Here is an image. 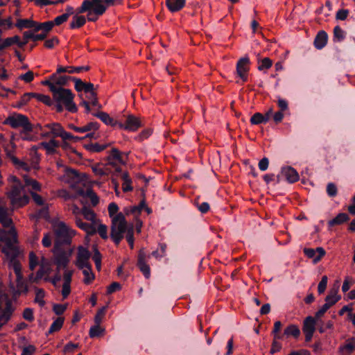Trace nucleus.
<instances>
[{
    "label": "nucleus",
    "instance_id": "obj_64",
    "mask_svg": "<svg viewBox=\"0 0 355 355\" xmlns=\"http://www.w3.org/2000/svg\"><path fill=\"white\" fill-rule=\"evenodd\" d=\"M36 351V347L33 345H29L27 347L23 348L21 355H32Z\"/></svg>",
    "mask_w": 355,
    "mask_h": 355
},
{
    "label": "nucleus",
    "instance_id": "obj_57",
    "mask_svg": "<svg viewBox=\"0 0 355 355\" xmlns=\"http://www.w3.org/2000/svg\"><path fill=\"white\" fill-rule=\"evenodd\" d=\"M54 26L55 25L53 21L42 22L41 23L42 31L48 35V33L53 29Z\"/></svg>",
    "mask_w": 355,
    "mask_h": 355
},
{
    "label": "nucleus",
    "instance_id": "obj_21",
    "mask_svg": "<svg viewBox=\"0 0 355 355\" xmlns=\"http://www.w3.org/2000/svg\"><path fill=\"white\" fill-rule=\"evenodd\" d=\"M40 146L43 147L47 154L53 155L56 152V148L60 146V142L54 139H51L49 142L43 141L40 144Z\"/></svg>",
    "mask_w": 355,
    "mask_h": 355
},
{
    "label": "nucleus",
    "instance_id": "obj_56",
    "mask_svg": "<svg viewBox=\"0 0 355 355\" xmlns=\"http://www.w3.org/2000/svg\"><path fill=\"white\" fill-rule=\"evenodd\" d=\"M87 198H89L91 200L92 205L93 206H96L99 202V198L97 195L94 192V191L91 189H87Z\"/></svg>",
    "mask_w": 355,
    "mask_h": 355
},
{
    "label": "nucleus",
    "instance_id": "obj_47",
    "mask_svg": "<svg viewBox=\"0 0 355 355\" xmlns=\"http://www.w3.org/2000/svg\"><path fill=\"white\" fill-rule=\"evenodd\" d=\"M63 131V127L58 123H56L51 130L52 136H53L54 137H61L62 136Z\"/></svg>",
    "mask_w": 355,
    "mask_h": 355
},
{
    "label": "nucleus",
    "instance_id": "obj_34",
    "mask_svg": "<svg viewBox=\"0 0 355 355\" xmlns=\"http://www.w3.org/2000/svg\"><path fill=\"white\" fill-rule=\"evenodd\" d=\"M346 33L339 26H336L334 28V41L340 42L345 40Z\"/></svg>",
    "mask_w": 355,
    "mask_h": 355
},
{
    "label": "nucleus",
    "instance_id": "obj_37",
    "mask_svg": "<svg viewBox=\"0 0 355 355\" xmlns=\"http://www.w3.org/2000/svg\"><path fill=\"white\" fill-rule=\"evenodd\" d=\"M30 40L33 41V32L31 31L23 32V40H21L19 38V48L24 49Z\"/></svg>",
    "mask_w": 355,
    "mask_h": 355
},
{
    "label": "nucleus",
    "instance_id": "obj_9",
    "mask_svg": "<svg viewBox=\"0 0 355 355\" xmlns=\"http://www.w3.org/2000/svg\"><path fill=\"white\" fill-rule=\"evenodd\" d=\"M249 64L250 59L247 56L241 58L236 64V72L243 82L248 81V73L250 70Z\"/></svg>",
    "mask_w": 355,
    "mask_h": 355
},
{
    "label": "nucleus",
    "instance_id": "obj_18",
    "mask_svg": "<svg viewBox=\"0 0 355 355\" xmlns=\"http://www.w3.org/2000/svg\"><path fill=\"white\" fill-rule=\"evenodd\" d=\"M355 351V337L348 338L345 343L340 347V352L343 355H350Z\"/></svg>",
    "mask_w": 355,
    "mask_h": 355
},
{
    "label": "nucleus",
    "instance_id": "obj_24",
    "mask_svg": "<svg viewBox=\"0 0 355 355\" xmlns=\"http://www.w3.org/2000/svg\"><path fill=\"white\" fill-rule=\"evenodd\" d=\"M75 222L76 225L81 230L85 231L89 234H93L96 232V229L92 224L85 223L78 216H76Z\"/></svg>",
    "mask_w": 355,
    "mask_h": 355
},
{
    "label": "nucleus",
    "instance_id": "obj_26",
    "mask_svg": "<svg viewBox=\"0 0 355 355\" xmlns=\"http://www.w3.org/2000/svg\"><path fill=\"white\" fill-rule=\"evenodd\" d=\"M90 2L95 6L94 12L97 15L104 14L108 8L103 0H90Z\"/></svg>",
    "mask_w": 355,
    "mask_h": 355
},
{
    "label": "nucleus",
    "instance_id": "obj_59",
    "mask_svg": "<svg viewBox=\"0 0 355 355\" xmlns=\"http://www.w3.org/2000/svg\"><path fill=\"white\" fill-rule=\"evenodd\" d=\"M19 78L20 80H24V82L28 83L33 80L34 79V73L31 71H28L25 73H23L19 76Z\"/></svg>",
    "mask_w": 355,
    "mask_h": 355
},
{
    "label": "nucleus",
    "instance_id": "obj_36",
    "mask_svg": "<svg viewBox=\"0 0 355 355\" xmlns=\"http://www.w3.org/2000/svg\"><path fill=\"white\" fill-rule=\"evenodd\" d=\"M104 331L105 329L100 327V324H96L90 328L89 334L90 338H93L101 336Z\"/></svg>",
    "mask_w": 355,
    "mask_h": 355
},
{
    "label": "nucleus",
    "instance_id": "obj_38",
    "mask_svg": "<svg viewBox=\"0 0 355 355\" xmlns=\"http://www.w3.org/2000/svg\"><path fill=\"white\" fill-rule=\"evenodd\" d=\"M45 295V291L42 288H35V302L37 303L40 306H44L45 301L43 300Z\"/></svg>",
    "mask_w": 355,
    "mask_h": 355
},
{
    "label": "nucleus",
    "instance_id": "obj_8",
    "mask_svg": "<svg viewBox=\"0 0 355 355\" xmlns=\"http://www.w3.org/2000/svg\"><path fill=\"white\" fill-rule=\"evenodd\" d=\"M130 225H111L110 238L118 245L123 239L124 234L128 231Z\"/></svg>",
    "mask_w": 355,
    "mask_h": 355
},
{
    "label": "nucleus",
    "instance_id": "obj_15",
    "mask_svg": "<svg viewBox=\"0 0 355 355\" xmlns=\"http://www.w3.org/2000/svg\"><path fill=\"white\" fill-rule=\"evenodd\" d=\"M99 123L96 121H92L88 123L83 127H77L73 124H69V128L77 132H86L91 130H97L99 128Z\"/></svg>",
    "mask_w": 355,
    "mask_h": 355
},
{
    "label": "nucleus",
    "instance_id": "obj_28",
    "mask_svg": "<svg viewBox=\"0 0 355 355\" xmlns=\"http://www.w3.org/2000/svg\"><path fill=\"white\" fill-rule=\"evenodd\" d=\"M284 335L286 337L293 336L295 338H298L300 335V330L295 324H289L284 331Z\"/></svg>",
    "mask_w": 355,
    "mask_h": 355
},
{
    "label": "nucleus",
    "instance_id": "obj_30",
    "mask_svg": "<svg viewBox=\"0 0 355 355\" xmlns=\"http://www.w3.org/2000/svg\"><path fill=\"white\" fill-rule=\"evenodd\" d=\"M121 179L123 181L122 184V189L123 192H128L132 191L133 187L132 186V180L130 178L128 173H122Z\"/></svg>",
    "mask_w": 355,
    "mask_h": 355
},
{
    "label": "nucleus",
    "instance_id": "obj_1",
    "mask_svg": "<svg viewBox=\"0 0 355 355\" xmlns=\"http://www.w3.org/2000/svg\"><path fill=\"white\" fill-rule=\"evenodd\" d=\"M0 223L4 227H10V229L6 232L4 230L0 231V239L2 241H6L8 245H11L12 242L17 240V234L15 230L11 227L12 220L9 216L8 209L3 205V201L0 198Z\"/></svg>",
    "mask_w": 355,
    "mask_h": 355
},
{
    "label": "nucleus",
    "instance_id": "obj_19",
    "mask_svg": "<svg viewBox=\"0 0 355 355\" xmlns=\"http://www.w3.org/2000/svg\"><path fill=\"white\" fill-rule=\"evenodd\" d=\"M327 40V33L324 31H320L318 33L314 40V46L317 49H322L326 46Z\"/></svg>",
    "mask_w": 355,
    "mask_h": 355
},
{
    "label": "nucleus",
    "instance_id": "obj_45",
    "mask_svg": "<svg viewBox=\"0 0 355 355\" xmlns=\"http://www.w3.org/2000/svg\"><path fill=\"white\" fill-rule=\"evenodd\" d=\"M128 225L127 221L125 218V216L122 213H119L116 215L112 220V225Z\"/></svg>",
    "mask_w": 355,
    "mask_h": 355
},
{
    "label": "nucleus",
    "instance_id": "obj_6",
    "mask_svg": "<svg viewBox=\"0 0 355 355\" xmlns=\"http://www.w3.org/2000/svg\"><path fill=\"white\" fill-rule=\"evenodd\" d=\"M72 252L73 249L70 248L66 250L62 247H59L58 249L53 248V262L58 272L61 269L67 268Z\"/></svg>",
    "mask_w": 355,
    "mask_h": 355
},
{
    "label": "nucleus",
    "instance_id": "obj_42",
    "mask_svg": "<svg viewBox=\"0 0 355 355\" xmlns=\"http://www.w3.org/2000/svg\"><path fill=\"white\" fill-rule=\"evenodd\" d=\"M94 250V255L92 257V259L95 263L96 268L98 270H100L101 268V254L98 250L96 246L93 247Z\"/></svg>",
    "mask_w": 355,
    "mask_h": 355
},
{
    "label": "nucleus",
    "instance_id": "obj_50",
    "mask_svg": "<svg viewBox=\"0 0 355 355\" xmlns=\"http://www.w3.org/2000/svg\"><path fill=\"white\" fill-rule=\"evenodd\" d=\"M327 193L330 198L335 197L338 193L336 185L334 183L329 182L327 185Z\"/></svg>",
    "mask_w": 355,
    "mask_h": 355
},
{
    "label": "nucleus",
    "instance_id": "obj_61",
    "mask_svg": "<svg viewBox=\"0 0 355 355\" xmlns=\"http://www.w3.org/2000/svg\"><path fill=\"white\" fill-rule=\"evenodd\" d=\"M272 64V60L268 58H265L261 60V64L258 67L259 71H262L265 69H269Z\"/></svg>",
    "mask_w": 355,
    "mask_h": 355
},
{
    "label": "nucleus",
    "instance_id": "obj_14",
    "mask_svg": "<svg viewBox=\"0 0 355 355\" xmlns=\"http://www.w3.org/2000/svg\"><path fill=\"white\" fill-rule=\"evenodd\" d=\"M4 303L6 306L0 311V315H1V318H4V323H7L15 311V307L12 306V302L10 297Z\"/></svg>",
    "mask_w": 355,
    "mask_h": 355
},
{
    "label": "nucleus",
    "instance_id": "obj_11",
    "mask_svg": "<svg viewBox=\"0 0 355 355\" xmlns=\"http://www.w3.org/2000/svg\"><path fill=\"white\" fill-rule=\"evenodd\" d=\"M303 252L308 258L313 259V263L319 262L326 253L325 250L321 247H318L315 250L305 248Z\"/></svg>",
    "mask_w": 355,
    "mask_h": 355
},
{
    "label": "nucleus",
    "instance_id": "obj_43",
    "mask_svg": "<svg viewBox=\"0 0 355 355\" xmlns=\"http://www.w3.org/2000/svg\"><path fill=\"white\" fill-rule=\"evenodd\" d=\"M78 196L87 197V189L85 190L83 187H79L76 189V193L74 195H67L65 196L66 199H74Z\"/></svg>",
    "mask_w": 355,
    "mask_h": 355
},
{
    "label": "nucleus",
    "instance_id": "obj_53",
    "mask_svg": "<svg viewBox=\"0 0 355 355\" xmlns=\"http://www.w3.org/2000/svg\"><path fill=\"white\" fill-rule=\"evenodd\" d=\"M107 309V306H103L101 309H100L98 312L96 313L95 317H94V322L95 324H101L103 320V318L104 317L105 314V311Z\"/></svg>",
    "mask_w": 355,
    "mask_h": 355
},
{
    "label": "nucleus",
    "instance_id": "obj_32",
    "mask_svg": "<svg viewBox=\"0 0 355 355\" xmlns=\"http://www.w3.org/2000/svg\"><path fill=\"white\" fill-rule=\"evenodd\" d=\"M93 7L94 8L95 6L92 3V2H90V0H84L81 6L76 8V15H80V14H83L86 12L88 13Z\"/></svg>",
    "mask_w": 355,
    "mask_h": 355
},
{
    "label": "nucleus",
    "instance_id": "obj_52",
    "mask_svg": "<svg viewBox=\"0 0 355 355\" xmlns=\"http://www.w3.org/2000/svg\"><path fill=\"white\" fill-rule=\"evenodd\" d=\"M0 26L3 27L4 29H10L15 26L12 21V17H9L6 19L0 18Z\"/></svg>",
    "mask_w": 355,
    "mask_h": 355
},
{
    "label": "nucleus",
    "instance_id": "obj_63",
    "mask_svg": "<svg viewBox=\"0 0 355 355\" xmlns=\"http://www.w3.org/2000/svg\"><path fill=\"white\" fill-rule=\"evenodd\" d=\"M72 81L74 82L75 83V85H74V87H75V89L78 92H80L81 91H83L84 89V83L81 79L80 78H78L76 77H73L72 78Z\"/></svg>",
    "mask_w": 355,
    "mask_h": 355
},
{
    "label": "nucleus",
    "instance_id": "obj_2",
    "mask_svg": "<svg viewBox=\"0 0 355 355\" xmlns=\"http://www.w3.org/2000/svg\"><path fill=\"white\" fill-rule=\"evenodd\" d=\"M53 233L55 235L54 248L58 249L64 245H70L75 231L67 227L64 222H58L53 224Z\"/></svg>",
    "mask_w": 355,
    "mask_h": 355
},
{
    "label": "nucleus",
    "instance_id": "obj_48",
    "mask_svg": "<svg viewBox=\"0 0 355 355\" xmlns=\"http://www.w3.org/2000/svg\"><path fill=\"white\" fill-rule=\"evenodd\" d=\"M35 98H36L39 101L42 102L45 105L48 106H51L53 104V101L49 96L40 94L35 93Z\"/></svg>",
    "mask_w": 355,
    "mask_h": 355
},
{
    "label": "nucleus",
    "instance_id": "obj_12",
    "mask_svg": "<svg viewBox=\"0 0 355 355\" xmlns=\"http://www.w3.org/2000/svg\"><path fill=\"white\" fill-rule=\"evenodd\" d=\"M281 174L286 178V181L291 184L297 182L300 179L297 171L290 166H282L281 168Z\"/></svg>",
    "mask_w": 355,
    "mask_h": 355
},
{
    "label": "nucleus",
    "instance_id": "obj_51",
    "mask_svg": "<svg viewBox=\"0 0 355 355\" xmlns=\"http://www.w3.org/2000/svg\"><path fill=\"white\" fill-rule=\"evenodd\" d=\"M327 282H328L327 276H326V275L322 276V279L318 286V292L320 295L322 294L325 291L327 285Z\"/></svg>",
    "mask_w": 355,
    "mask_h": 355
},
{
    "label": "nucleus",
    "instance_id": "obj_58",
    "mask_svg": "<svg viewBox=\"0 0 355 355\" xmlns=\"http://www.w3.org/2000/svg\"><path fill=\"white\" fill-rule=\"evenodd\" d=\"M23 318L29 322L34 320L33 310L31 308H26L23 311Z\"/></svg>",
    "mask_w": 355,
    "mask_h": 355
},
{
    "label": "nucleus",
    "instance_id": "obj_40",
    "mask_svg": "<svg viewBox=\"0 0 355 355\" xmlns=\"http://www.w3.org/2000/svg\"><path fill=\"white\" fill-rule=\"evenodd\" d=\"M250 123L253 125L266 123L267 118H263V114L260 112H256L250 118Z\"/></svg>",
    "mask_w": 355,
    "mask_h": 355
},
{
    "label": "nucleus",
    "instance_id": "obj_17",
    "mask_svg": "<svg viewBox=\"0 0 355 355\" xmlns=\"http://www.w3.org/2000/svg\"><path fill=\"white\" fill-rule=\"evenodd\" d=\"M186 4V0H166V6L171 12L182 10Z\"/></svg>",
    "mask_w": 355,
    "mask_h": 355
},
{
    "label": "nucleus",
    "instance_id": "obj_49",
    "mask_svg": "<svg viewBox=\"0 0 355 355\" xmlns=\"http://www.w3.org/2000/svg\"><path fill=\"white\" fill-rule=\"evenodd\" d=\"M73 76H60L56 81V85L60 87L67 86L68 85L69 80H72Z\"/></svg>",
    "mask_w": 355,
    "mask_h": 355
},
{
    "label": "nucleus",
    "instance_id": "obj_33",
    "mask_svg": "<svg viewBox=\"0 0 355 355\" xmlns=\"http://www.w3.org/2000/svg\"><path fill=\"white\" fill-rule=\"evenodd\" d=\"M9 267L12 268L17 279H20L23 276L21 273V263L18 260L15 259H11L9 263Z\"/></svg>",
    "mask_w": 355,
    "mask_h": 355
},
{
    "label": "nucleus",
    "instance_id": "obj_35",
    "mask_svg": "<svg viewBox=\"0 0 355 355\" xmlns=\"http://www.w3.org/2000/svg\"><path fill=\"white\" fill-rule=\"evenodd\" d=\"M63 323H64V318L62 317L58 318L51 324L47 334H51L55 331H58V330H60L62 328Z\"/></svg>",
    "mask_w": 355,
    "mask_h": 355
},
{
    "label": "nucleus",
    "instance_id": "obj_44",
    "mask_svg": "<svg viewBox=\"0 0 355 355\" xmlns=\"http://www.w3.org/2000/svg\"><path fill=\"white\" fill-rule=\"evenodd\" d=\"M126 240L130 247L131 249L134 248V227L133 225H131L128 227V231L126 232Z\"/></svg>",
    "mask_w": 355,
    "mask_h": 355
},
{
    "label": "nucleus",
    "instance_id": "obj_4",
    "mask_svg": "<svg viewBox=\"0 0 355 355\" xmlns=\"http://www.w3.org/2000/svg\"><path fill=\"white\" fill-rule=\"evenodd\" d=\"M12 178L16 184L12 187L11 190L8 193V197L13 209H16L26 205L29 198L26 195H21L23 187L19 180L15 176Z\"/></svg>",
    "mask_w": 355,
    "mask_h": 355
},
{
    "label": "nucleus",
    "instance_id": "obj_41",
    "mask_svg": "<svg viewBox=\"0 0 355 355\" xmlns=\"http://www.w3.org/2000/svg\"><path fill=\"white\" fill-rule=\"evenodd\" d=\"M81 213L86 220L94 222L96 219V214L90 208L84 206L81 210Z\"/></svg>",
    "mask_w": 355,
    "mask_h": 355
},
{
    "label": "nucleus",
    "instance_id": "obj_31",
    "mask_svg": "<svg viewBox=\"0 0 355 355\" xmlns=\"http://www.w3.org/2000/svg\"><path fill=\"white\" fill-rule=\"evenodd\" d=\"M109 145L110 144L101 145L98 143H95V144L90 143L88 144H85L84 146V147L85 148V149H87V150H89L90 152L99 153V152L104 150L105 148H107L109 146Z\"/></svg>",
    "mask_w": 355,
    "mask_h": 355
},
{
    "label": "nucleus",
    "instance_id": "obj_10",
    "mask_svg": "<svg viewBox=\"0 0 355 355\" xmlns=\"http://www.w3.org/2000/svg\"><path fill=\"white\" fill-rule=\"evenodd\" d=\"M91 257L90 252L83 246L78 248L77 260L76 265L79 269H83L84 266H88L89 259Z\"/></svg>",
    "mask_w": 355,
    "mask_h": 355
},
{
    "label": "nucleus",
    "instance_id": "obj_46",
    "mask_svg": "<svg viewBox=\"0 0 355 355\" xmlns=\"http://www.w3.org/2000/svg\"><path fill=\"white\" fill-rule=\"evenodd\" d=\"M65 175L73 181H78L80 180L79 173L75 169L71 168H65Z\"/></svg>",
    "mask_w": 355,
    "mask_h": 355
},
{
    "label": "nucleus",
    "instance_id": "obj_62",
    "mask_svg": "<svg viewBox=\"0 0 355 355\" xmlns=\"http://www.w3.org/2000/svg\"><path fill=\"white\" fill-rule=\"evenodd\" d=\"M98 233L99 234L100 236L105 240V239H107L108 238V236H107V226L105 225H103V224H101L98 225Z\"/></svg>",
    "mask_w": 355,
    "mask_h": 355
},
{
    "label": "nucleus",
    "instance_id": "obj_22",
    "mask_svg": "<svg viewBox=\"0 0 355 355\" xmlns=\"http://www.w3.org/2000/svg\"><path fill=\"white\" fill-rule=\"evenodd\" d=\"M316 324V318L312 316L306 317L303 322V332H315Z\"/></svg>",
    "mask_w": 355,
    "mask_h": 355
},
{
    "label": "nucleus",
    "instance_id": "obj_7",
    "mask_svg": "<svg viewBox=\"0 0 355 355\" xmlns=\"http://www.w3.org/2000/svg\"><path fill=\"white\" fill-rule=\"evenodd\" d=\"M142 126H144V123L141 119L132 114H130L127 116L124 123L119 122V127L121 129H125L132 132L137 131Z\"/></svg>",
    "mask_w": 355,
    "mask_h": 355
},
{
    "label": "nucleus",
    "instance_id": "obj_23",
    "mask_svg": "<svg viewBox=\"0 0 355 355\" xmlns=\"http://www.w3.org/2000/svg\"><path fill=\"white\" fill-rule=\"evenodd\" d=\"M349 220V216L346 213H340L334 218L329 220V227H333L335 225H339L344 223L347 222Z\"/></svg>",
    "mask_w": 355,
    "mask_h": 355
},
{
    "label": "nucleus",
    "instance_id": "obj_29",
    "mask_svg": "<svg viewBox=\"0 0 355 355\" xmlns=\"http://www.w3.org/2000/svg\"><path fill=\"white\" fill-rule=\"evenodd\" d=\"M34 24V20L31 19H17L15 26L21 31L24 28H31Z\"/></svg>",
    "mask_w": 355,
    "mask_h": 355
},
{
    "label": "nucleus",
    "instance_id": "obj_3",
    "mask_svg": "<svg viewBox=\"0 0 355 355\" xmlns=\"http://www.w3.org/2000/svg\"><path fill=\"white\" fill-rule=\"evenodd\" d=\"M52 95L55 102L62 103L69 112L76 113L78 111V107L73 102L75 95L69 89L58 87Z\"/></svg>",
    "mask_w": 355,
    "mask_h": 355
},
{
    "label": "nucleus",
    "instance_id": "obj_20",
    "mask_svg": "<svg viewBox=\"0 0 355 355\" xmlns=\"http://www.w3.org/2000/svg\"><path fill=\"white\" fill-rule=\"evenodd\" d=\"M93 116L98 118L101 121H103L105 125H109L111 126H119V122L114 121L110 115L104 112H98L95 113H92Z\"/></svg>",
    "mask_w": 355,
    "mask_h": 355
},
{
    "label": "nucleus",
    "instance_id": "obj_5",
    "mask_svg": "<svg viewBox=\"0 0 355 355\" xmlns=\"http://www.w3.org/2000/svg\"><path fill=\"white\" fill-rule=\"evenodd\" d=\"M3 124L9 125L12 128H22L24 132H31L33 125L30 123L28 118L21 114H14L7 117Z\"/></svg>",
    "mask_w": 355,
    "mask_h": 355
},
{
    "label": "nucleus",
    "instance_id": "obj_13",
    "mask_svg": "<svg viewBox=\"0 0 355 355\" xmlns=\"http://www.w3.org/2000/svg\"><path fill=\"white\" fill-rule=\"evenodd\" d=\"M146 254L143 250H140L138 254V259L137 266L139 268L140 271L143 273L146 279H148L150 276V269L148 264L145 261Z\"/></svg>",
    "mask_w": 355,
    "mask_h": 355
},
{
    "label": "nucleus",
    "instance_id": "obj_25",
    "mask_svg": "<svg viewBox=\"0 0 355 355\" xmlns=\"http://www.w3.org/2000/svg\"><path fill=\"white\" fill-rule=\"evenodd\" d=\"M86 23V17L83 15H74L72 17V21L69 24L71 29L80 28L83 26Z\"/></svg>",
    "mask_w": 355,
    "mask_h": 355
},
{
    "label": "nucleus",
    "instance_id": "obj_54",
    "mask_svg": "<svg viewBox=\"0 0 355 355\" xmlns=\"http://www.w3.org/2000/svg\"><path fill=\"white\" fill-rule=\"evenodd\" d=\"M38 265L37 257L33 252L29 254V268L30 270H33Z\"/></svg>",
    "mask_w": 355,
    "mask_h": 355
},
{
    "label": "nucleus",
    "instance_id": "obj_16",
    "mask_svg": "<svg viewBox=\"0 0 355 355\" xmlns=\"http://www.w3.org/2000/svg\"><path fill=\"white\" fill-rule=\"evenodd\" d=\"M90 67L89 66H82V67H62L58 66L57 67V73H78L83 71L89 70Z\"/></svg>",
    "mask_w": 355,
    "mask_h": 355
},
{
    "label": "nucleus",
    "instance_id": "obj_39",
    "mask_svg": "<svg viewBox=\"0 0 355 355\" xmlns=\"http://www.w3.org/2000/svg\"><path fill=\"white\" fill-rule=\"evenodd\" d=\"M17 291L16 293L18 295H20L21 293H28V288L26 283L24 280L23 276L20 279L17 278Z\"/></svg>",
    "mask_w": 355,
    "mask_h": 355
},
{
    "label": "nucleus",
    "instance_id": "obj_60",
    "mask_svg": "<svg viewBox=\"0 0 355 355\" xmlns=\"http://www.w3.org/2000/svg\"><path fill=\"white\" fill-rule=\"evenodd\" d=\"M66 309L67 304H55L53 306V311L58 315L63 314Z\"/></svg>",
    "mask_w": 355,
    "mask_h": 355
},
{
    "label": "nucleus",
    "instance_id": "obj_27",
    "mask_svg": "<svg viewBox=\"0 0 355 355\" xmlns=\"http://www.w3.org/2000/svg\"><path fill=\"white\" fill-rule=\"evenodd\" d=\"M88 266H84L83 270V274L85 276L84 283L87 285L90 284L95 278L94 274L92 271V265L88 263Z\"/></svg>",
    "mask_w": 355,
    "mask_h": 355
},
{
    "label": "nucleus",
    "instance_id": "obj_55",
    "mask_svg": "<svg viewBox=\"0 0 355 355\" xmlns=\"http://www.w3.org/2000/svg\"><path fill=\"white\" fill-rule=\"evenodd\" d=\"M47 273V270L43 268V267L40 268L37 272H36V275L33 277V275L31 274L30 275V279H33V282L37 283L39 280H40L43 276Z\"/></svg>",
    "mask_w": 355,
    "mask_h": 355
}]
</instances>
